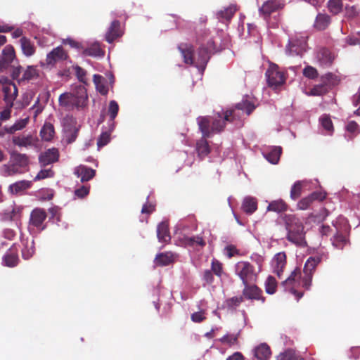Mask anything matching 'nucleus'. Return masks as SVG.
<instances>
[{
    "instance_id": "f257e3e1",
    "label": "nucleus",
    "mask_w": 360,
    "mask_h": 360,
    "mask_svg": "<svg viewBox=\"0 0 360 360\" xmlns=\"http://www.w3.org/2000/svg\"><path fill=\"white\" fill-rule=\"evenodd\" d=\"M321 262V257L316 255L310 257L305 262L303 274L302 276L301 271L296 268L292 271L290 275L282 283L286 291L293 294L297 300H299L302 296V292L296 290V288L302 285L306 290H309L311 285L312 277L318 264Z\"/></svg>"
},
{
    "instance_id": "f03ea898",
    "label": "nucleus",
    "mask_w": 360,
    "mask_h": 360,
    "mask_svg": "<svg viewBox=\"0 0 360 360\" xmlns=\"http://www.w3.org/2000/svg\"><path fill=\"white\" fill-rule=\"evenodd\" d=\"M233 114V111L227 110L223 115L217 112L213 116L199 117L198 118L199 129L204 137H210L213 134L221 133L224 131L226 122L234 121L231 117Z\"/></svg>"
},
{
    "instance_id": "7ed1b4c3",
    "label": "nucleus",
    "mask_w": 360,
    "mask_h": 360,
    "mask_svg": "<svg viewBox=\"0 0 360 360\" xmlns=\"http://www.w3.org/2000/svg\"><path fill=\"white\" fill-rule=\"evenodd\" d=\"M252 259L257 263V269L248 261H239L234 266L235 274L240 278L243 285L256 283L258 274L262 270L263 258L259 255H255V257H252Z\"/></svg>"
},
{
    "instance_id": "20e7f679",
    "label": "nucleus",
    "mask_w": 360,
    "mask_h": 360,
    "mask_svg": "<svg viewBox=\"0 0 360 360\" xmlns=\"http://www.w3.org/2000/svg\"><path fill=\"white\" fill-rule=\"evenodd\" d=\"M88 95L86 88L79 85L73 93H64L60 95L59 105L68 110L84 108L87 105Z\"/></svg>"
},
{
    "instance_id": "39448f33",
    "label": "nucleus",
    "mask_w": 360,
    "mask_h": 360,
    "mask_svg": "<svg viewBox=\"0 0 360 360\" xmlns=\"http://www.w3.org/2000/svg\"><path fill=\"white\" fill-rule=\"evenodd\" d=\"M285 224L288 231L287 240L297 246H306L305 232L302 222L295 215L289 214L285 217Z\"/></svg>"
},
{
    "instance_id": "423d86ee",
    "label": "nucleus",
    "mask_w": 360,
    "mask_h": 360,
    "mask_svg": "<svg viewBox=\"0 0 360 360\" xmlns=\"http://www.w3.org/2000/svg\"><path fill=\"white\" fill-rule=\"evenodd\" d=\"M268 86L274 89L283 86L287 79L286 73L276 64H270L265 73Z\"/></svg>"
},
{
    "instance_id": "0eeeda50",
    "label": "nucleus",
    "mask_w": 360,
    "mask_h": 360,
    "mask_svg": "<svg viewBox=\"0 0 360 360\" xmlns=\"http://www.w3.org/2000/svg\"><path fill=\"white\" fill-rule=\"evenodd\" d=\"M255 108L256 105L254 103L245 98L236 103L233 108L229 109L228 111L233 112L231 117L232 120H236L241 119L244 114L249 116L255 110Z\"/></svg>"
},
{
    "instance_id": "6e6552de",
    "label": "nucleus",
    "mask_w": 360,
    "mask_h": 360,
    "mask_svg": "<svg viewBox=\"0 0 360 360\" xmlns=\"http://www.w3.org/2000/svg\"><path fill=\"white\" fill-rule=\"evenodd\" d=\"M284 6V0H267L259 8V13L264 20H269L273 13L281 10Z\"/></svg>"
},
{
    "instance_id": "1a4fd4ad",
    "label": "nucleus",
    "mask_w": 360,
    "mask_h": 360,
    "mask_svg": "<svg viewBox=\"0 0 360 360\" xmlns=\"http://www.w3.org/2000/svg\"><path fill=\"white\" fill-rule=\"evenodd\" d=\"M244 288L242 291L243 296L246 300H257L262 303L265 302V297L263 296V292L261 288L254 283H247L243 285Z\"/></svg>"
},
{
    "instance_id": "9d476101",
    "label": "nucleus",
    "mask_w": 360,
    "mask_h": 360,
    "mask_svg": "<svg viewBox=\"0 0 360 360\" xmlns=\"http://www.w3.org/2000/svg\"><path fill=\"white\" fill-rule=\"evenodd\" d=\"M2 92L6 105L13 107L14 105V101L16 99L18 94L16 85L13 83L3 85Z\"/></svg>"
},
{
    "instance_id": "9b49d317",
    "label": "nucleus",
    "mask_w": 360,
    "mask_h": 360,
    "mask_svg": "<svg viewBox=\"0 0 360 360\" xmlns=\"http://www.w3.org/2000/svg\"><path fill=\"white\" fill-rule=\"evenodd\" d=\"M326 198V193L323 191H314L307 197H305L298 202L297 207L300 210H304L309 207L311 204L315 201H323Z\"/></svg>"
},
{
    "instance_id": "f8f14e48",
    "label": "nucleus",
    "mask_w": 360,
    "mask_h": 360,
    "mask_svg": "<svg viewBox=\"0 0 360 360\" xmlns=\"http://www.w3.org/2000/svg\"><path fill=\"white\" fill-rule=\"evenodd\" d=\"M46 213L44 210L36 208L31 212L30 224L39 231H42L45 228V226H43V223L46 219Z\"/></svg>"
},
{
    "instance_id": "ddd939ff",
    "label": "nucleus",
    "mask_w": 360,
    "mask_h": 360,
    "mask_svg": "<svg viewBox=\"0 0 360 360\" xmlns=\"http://www.w3.org/2000/svg\"><path fill=\"white\" fill-rule=\"evenodd\" d=\"M58 158V150L56 148H52L41 153L39 157V161L41 166H46L57 162Z\"/></svg>"
},
{
    "instance_id": "4468645a",
    "label": "nucleus",
    "mask_w": 360,
    "mask_h": 360,
    "mask_svg": "<svg viewBox=\"0 0 360 360\" xmlns=\"http://www.w3.org/2000/svg\"><path fill=\"white\" fill-rule=\"evenodd\" d=\"M178 49L184 58V62L188 65H193L195 63V56H194L193 46L191 44L181 43L179 45Z\"/></svg>"
},
{
    "instance_id": "2eb2a0df",
    "label": "nucleus",
    "mask_w": 360,
    "mask_h": 360,
    "mask_svg": "<svg viewBox=\"0 0 360 360\" xmlns=\"http://www.w3.org/2000/svg\"><path fill=\"white\" fill-rule=\"evenodd\" d=\"M307 42L304 39H291L289 41L288 50L291 55H302L306 51Z\"/></svg>"
},
{
    "instance_id": "dca6fc26",
    "label": "nucleus",
    "mask_w": 360,
    "mask_h": 360,
    "mask_svg": "<svg viewBox=\"0 0 360 360\" xmlns=\"http://www.w3.org/2000/svg\"><path fill=\"white\" fill-rule=\"evenodd\" d=\"M68 58V53L62 46H58L53 49L46 56V63L49 65H53L61 60H65Z\"/></svg>"
},
{
    "instance_id": "f3484780",
    "label": "nucleus",
    "mask_w": 360,
    "mask_h": 360,
    "mask_svg": "<svg viewBox=\"0 0 360 360\" xmlns=\"http://www.w3.org/2000/svg\"><path fill=\"white\" fill-rule=\"evenodd\" d=\"M122 35L120 22L117 20H113L105 34V40L108 43H112L116 39Z\"/></svg>"
},
{
    "instance_id": "a211bd4d",
    "label": "nucleus",
    "mask_w": 360,
    "mask_h": 360,
    "mask_svg": "<svg viewBox=\"0 0 360 360\" xmlns=\"http://www.w3.org/2000/svg\"><path fill=\"white\" fill-rule=\"evenodd\" d=\"M74 174L80 178L82 182H86L92 179L96 175V171L85 165H79L75 169Z\"/></svg>"
},
{
    "instance_id": "6ab92c4d",
    "label": "nucleus",
    "mask_w": 360,
    "mask_h": 360,
    "mask_svg": "<svg viewBox=\"0 0 360 360\" xmlns=\"http://www.w3.org/2000/svg\"><path fill=\"white\" fill-rule=\"evenodd\" d=\"M212 53L205 49V46H201L198 50V56H195V66L199 69L204 70Z\"/></svg>"
},
{
    "instance_id": "aec40b11",
    "label": "nucleus",
    "mask_w": 360,
    "mask_h": 360,
    "mask_svg": "<svg viewBox=\"0 0 360 360\" xmlns=\"http://www.w3.org/2000/svg\"><path fill=\"white\" fill-rule=\"evenodd\" d=\"M274 271L278 278H281L283 269L286 265V255L285 252L277 253L273 259Z\"/></svg>"
},
{
    "instance_id": "412c9836",
    "label": "nucleus",
    "mask_w": 360,
    "mask_h": 360,
    "mask_svg": "<svg viewBox=\"0 0 360 360\" xmlns=\"http://www.w3.org/2000/svg\"><path fill=\"white\" fill-rule=\"evenodd\" d=\"M183 243L185 246L193 248L197 250L202 249L206 245L202 237L199 236L192 237L186 236L183 239Z\"/></svg>"
},
{
    "instance_id": "4be33fe9",
    "label": "nucleus",
    "mask_w": 360,
    "mask_h": 360,
    "mask_svg": "<svg viewBox=\"0 0 360 360\" xmlns=\"http://www.w3.org/2000/svg\"><path fill=\"white\" fill-rule=\"evenodd\" d=\"M207 137H204L202 136V138L199 139L196 143L195 150L197 151L198 156L200 160H203L210 154L211 151V148L208 141H207Z\"/></svg>"
},
{
    "instance_id": "5701e85b",
    "label": "nucleus",
    "mask_w": 360,
    "mask_h": 360,
    "mask_svg": "<svg viewBox=\"0 0 360 360\" xmlns=\"http://www.w3.org/2000/svg\"><path fill=\"white\" fill-rule=\"evenodd\" d=\"M12 142L14 145L19 147L32 146L35 144L36 138L32 134L26 136H14L12 138Z\"/></svg>"
},
{
    "instance_id": "b1692460",
    "label": "nucleus",
    "mask_w": 360,
    "mask_h": 360,
    "mask_svg": "<svg viewBox=\"0 0 360 360\" xmlns=\"http://www.w3.org/2000/svg\"><path fill=\"white\" fill-rule=\"evenodd\" d=\"M174 262V255L171 252L158 254L154 259L156 266H164L169 265Z\"/></svg>"
},
{
    "instance_id": "393cba45",
    "label": "nucleus",
    "mask_w": 360,
    "mask_h": 360,
    "mask_svg": "<svg viewBox=\"0 0 360 360\" xmlns=\"http://www.w3.org/2000/svg\"><path fill=\"white\" fill-rule=\"evenodd\" d=\"M23 248L21 250L22 257L24 259H30L35 252L34 239L26 238L22 240Z\"/></svg>"
},
{
    "instance_id": "a878e982",
    "label": "nucleus",
    "mask_w": 360,
    "mask_h": 360,
    "mask_svg": "<svg viewBox=\"0 0 360 360\" xmlns=\"http://www.w3.org/2000/svg\"><path fill=\"white\" fill-rule=\"evenodd\" d=\"M157 236L160 242L167 243L171 240L168 224L165 221L160 223L157 229Z\"/></svg>"
},
{
    "instance_id": "bb28decb",
    "label": "nucleus",
    "mask_w": 360,
    "mask_h": 360,
    "mask_svg": "<svg viewBox=\"0 0 360 360\" xmlns=\"http://www.w3.org/2000/svg\"><path fill=\"white\" fill-rule=\"evenodd\" d=\"M255 356L259 360H267L271 354L269 346L266 343H262L255 348Z\"/></svg>"
},
{
    "instance_id": "cd10ccee",
    "label": "nucleus",
    "mask_w": 360,
    "mask_h": 360,
    "mask_svg": "<svg viewBox=\"0 0 360 360\" xmlns=\"http://www.w3.org/2000/svg\"><path fill=\"white\" fill-rule=\"evenodd\" d=\"M320 64L323 66L329 67L334 60V56L327 49H321L317 55Z\"/></svg>"
},
{
    "instance_id": "c85d7f7f",
    "label": "nucleus",
    "mask_w": 360,
    "mask_h": 360,
    "mask_svg": "<svg viewBox=\"0 0 360 360\" xmlns=\"http://www.w3.org/2000/svg\"><path fill=\"white\" fill-rule=\"evenodd\" d=\"M331 22L330 17L326 13H319L315 19L314 27L318 30H326Z\"/></svg>"
},
{
    "instance_id": "c756f323",
    "label": "nucleus",
    "mask_w": 360,
    "mask_h": 360,
    "mask_svg": "<svg viewBox=\"0 0 360 360\" xmlns=\"http://www.w3.org/2000/svg\"><path fill=\"white\" fill-rule=\"evenodd\" d=\"M242 210L248 214H252L257 209V201L256 198L248 196L245 197L242 203Z\"/></svg>"
},
{
    "instance_id": "7c9ffc66",
    "label": "nucleus",
    "mask_w": 360,
    "mask_h": 360,
    "mask_svg": "<svg viewBox=\"0 0 360 360\" xmlns=\"http://www.w3.org/2000/svg\"><path fill=\"white\" fill-rule=\"evenodd\" d=\"M82 54L84 56L103 57L105 55V51L101 48L100 44L96 42L84 49Z\"/></svg>"
},
{
    "instance_id": "2f4dec72",
    "label": "nucleus",
    "mask_w": 360,
    "mask_h": 360,
    "mask_svg": "<svg viewBox=\"0 0 360 360\" xmlns=\"http://www.w3.org/2000/svg\"><path fill=\"white\" fill-rule=\"evenodd\" d=\"M30 118L27 117L17 120L13 125L5 127L6 134H14L16 131L22 130L29 123Z\"/></svg>"
},
{
    "instance_id": "473e14b6",
    "label": "nucleus",
    "mask_w": 360,
    "mask_h": 360,
    "mask_svg": "<svg viewBox=\"0 0 360 360\" xmlns=\"http://www.w3.org/2000/svg\"><path fill=\"white\" fill-rule=\"evenodd\" d=\"M11 162L20 168L25 167L29 162L28 157L25 154L13 152L11 154Z\"/></svg>"
},
{
    "instance_id": "72a5a7b5",
    "label": "nucleus",
    "mask_w": 360,
    "mask_h": 360,
    "mask_svg": "<svg viewBox=\"0 0 360 360\" xmlns=\"http://www.w3.org/2000/svg\"><path fill=\"white\" fill-rule=\"evenodd\" d=\"M336 233L333 238L331 239L333 245L340 250L343 249L344 246L348 242V239L347 235L343 233H340L338 231L337 227H335Z\"/></svg>"
},
{
    "instance_id": "f704fd0d",
    "label": "nucleus",
    "mask_w": 360,
    "mask_h": 360,
    "mask_svg": "<svg viewBox=\"0 0 360 360\" xmlns=\"http://www.w3.org/2000/svg\"><path fill=\"white\" fill-rule=\"evenodd\" d=\"M282 148L280 146L272 148L270 151L264 153V158L271 164H277L279 161Z\"/></svg>"
},
{
    "instance_id": "c9c22d12",
    "label": "nucleus",
    "mask_w": 360,
    "mask_h": 360,
    "mask_svg": "<svg viewBox=\"0 0 360 360\" xmlns=\"http://www.w3.org/2000/svg\"><path fill=\"white\" fill-rule=\"evenodd\" d=\"M22 207L15 206L11 210H7L3 216L5 221H18L21 218Z\"/></svg>"
},
{
    "instance_id": "e433bc0d",
    "label": "nucleus",
    "mask_w": 360,
    "mask_h": 360,
    "mask_svg": "<svg viewBox=\"0 0 360 360\" xmlns=\"http://www.w3.org/2000/svg\"><path fill=\"white\" fill-rule=\"evenodd\" d=\"M55 134L53 125L50 122H45L40 131L41 139L46 141L52 140Z\"/></svg>"
},
{
    "instance_id": "4c0bfd02",
    "label": "nucleus",
    "mask_w": 360,
    "mask_h": 360,
    "mask_svg": "<svg viewBox=\"0 0 360 360\" xmlns=\"http://www.w3.org/2000/svg\"><path fill=\"white\" fill-rule=\"evenodd\" d=\"M22 53L27 57L32 56L35 53V46L30 39L22 37L20 40Z\"/></svg>"
},
{
    "instance_id": "58836bf2",
    "label": "nucleus",
    "mask_w": 360,
    "mask_h": 360,
    "mask_svg": "<svg viewBox=\"0 0 360 360\" xmlns=\"http://www.w3.org/2000/svg\"><path fill=\"white\" fill-rule=\"evenodd\" d=\"M237 11L235 5H231L229 7L217 13L218 18L221 20H225L230 21Z\"/></svg>"
},
{
    "instance_id": "ea45409f",
    "label": "nucleus",
    "mask_w": 360,
    "mask_h": 360,
    "mask_svg": "<svg viewBox=\"0 0 360 360\" xmlns=\"http://www.w3.org/2000/svg\"><path fill=\"white\" fill-rule=\"evenodd\" d=\"M15 58V51L11 45H7L2 51V58L1 61H4V64L8 67Z\"/></svg>"
},
{
    "instance_id": "a19ab883",
    "label": "nucleus",
    "mask_w": 360,
    "mask_h": 360,
    "mask_svg": "<svg viewBox=\"0 0 360 360\" xmlns=\"http://www.w3.org/2000/svg\"><path fill=\"white\" fill-rule=\"evenodd\" d=\"M327 8L333 15H338L342 11L343 4L342 0H329L327 3Z\"/></svg>"
},
{
    "instance_id": "79ce46f5",
    "label": "nucleus",
    "mask_w": 360,
    "mask_h": 360,
    "mask_svg": "<svg viewBox=\"0 0 360 360\" xmlns=\"http://www.w3.org/2000/svg\"><path fill=\"white\" fill-rule=\"evenodd\" d=\"M18 256L16 252L10 250L3 257V261L6 266L9 267L15 266L18 262Z\"/></svg>"
},
{
    "instance_id": "37998d69",
    "label": "nucleus",
    "mask_w": 360,
    "mask_h": 360,
    "mask_svg": "<svg viewBox=\"0 0 360 360\" xmlns=\"http://www.w3.org/2000/svg\"><path fill=\"white\" fill-rule=\"evenodd\" d=\"M39 77V70L34 66H28L26 70H24L22 77L20 79V81H30L36 79Z\"/></svg>"
},
{
    "instance_id": "c03bdc74",
    "label": "nucleus",
    "mask_w": 360,
    "mask_h": 360,
    "mask_svg": "<svg viewBox=\"0 0 360 360\" xmlns=\"http://www.w3.org/2000/svg\"><path fill=\"white\" fill-rule=\"evenodd\" d=\"M288 208L287 204L282 200H274L270 202L268 205L267 210L276 212H285Z\"/></svg>"
},
{
    "instance_id": "a18cd8bd",
    "label": "nucleus",
    "mask_w": 360,
    "mask_h": 360,
    "mask_svg": "<svg viewBox=\"0 0 360 360\" xmlns=\"http://www.w3.org/2000/svg\"><path fill=\"white\" fill-rule=\"evenodd\" d=\"M276 360H303V359L297 355L294 350L288 349L279 354L276 356Z\"/></svg>"
},
{
    "instance_id": "49530a36",
    "label": "nucleus",
    "mask_w": 360,
    "mask_h": 360,
    "mask_svg": "<svg viewBox=\"0 0 360 360\" xmlns=\"http://www.w3.org/2000/svg\"><path fill=\"white\" fill-rule=\"evenodd\" d=\"M322 127L326 131L328 134H332L334 131V127L330 115H323L319 119Z\"/></svg>"
},
{
    "instance_id": "de8ad7c7",
    "label": "nucleus",
    "mask_w": 360,
    "mask_h": 360,
    "mask_svg": "<svg viewBox=\"0 0 360 360\" xmlns=\"http://www.w3.org/2000/svg\"><path fill=\"white\" fill-rule=\"evenodd\" d=\"M119 111V105L115 101H111L109 103L108 106V114L110 115V122H111V129L110 130H113L114 129V120L117 117Z\"/></svg>"
},
{
    "instance_id": "09e8293b",
    "label": "nucleus",
    "mask_w": 360,
    "mask_h": 360,
    "mask_svg": "<svg viewBox=\"0 0 360 360\" xmlns=\"http://www.w3.org/2000/svg\"><path fill=\"white\" fill-rule=\"evenodd\" d=\"M103 77L100 75H94L93 81L96 85V90L102 95L107 94L108 89L103 82Z\"/></svg>"
},
{
    "instance_id": "8fccbe9b",
    "label": "nucleus",
    "mask_w": 360,
    "mask_h": 360,
    "mask_svg": "<svg viewBox=\"0 0 360 360\" xmlns=\"http://www.w3.org/2000/svg\"><path fill=\"white\" fill-rule=\"evenodd\" d=\"M31 181H20L18 182H15L10 186V188L12 191V193H18L20 191H22L24 190H26L29 188L31 186Z\"/></svg>"
},
{
    "instance_id": "3c124183",
    "label": "nucleus",
    "mask_w": 360,
    "mask_h": 360,
    "mask_svg": "<svg viewBox=\"0 0 360 360\" xmlns=\"http://www.w3.org/2000/svg\"><path fill=\"white\" fill-rule=\"evenodd\" d=\"M347 132L349 134V139H352L360 133V127L355 121H349L345 127Z\"/></svg>"
},
{
    "instance_id": "603ef678",
    "label": "nucleus",
    "mask_w": 360,
    "mask_h": 360,
    "mask_svg": "<svg viewBox=\"0 0 360 360\" xmlns=\"http://www.w3.org/2000/svg\"><path fill=\"white\" fill-rule=\"evenodd\" d=\"M321 82L326 84L331 89L332 86L338 84V79L335 75L328 72L321 77Z\"/></svg>"
},
{
    "instance_id": "864d4df0",
    "label": "nucleus",
    "mask_w": 360,
    "mask_h": 360,
    "mask_svg": "<svg viewBox=\"0 0 360 360\" xmlns=\"http://www.w3.org/2000/svg\"><path fill=\"white\" fill-rule=\"evenodd\" d=\"M330 89L327 86L326 84L321 82L320 84L315 85L310 90V95L311 96H322L329 91Z\"/></svg>"
},
{
    "instance_id": "5fc2aeb1",
    "label": "nucleus",
    "mask_w": 360,
    "mask_h": 360,
    "mask_svg": "<svg viewBox=\"0 0 360 360\" xmlns=\"http://www.w3.org/2000/svg\"><path fill=\"white\" fill-rule=\"evenodd\" d=\"M277 282L272 276H269L265 282V290L266 293L272 295L276 291Z\"/></svg>"
},
{
    "instance_id": "6e6d98bb",
    "label": "nucleus",
    "mask_w": 360,
    "mask_h": 360,
    "mask_svg": "<svg viewBox=\"0 0 360 360\" xmlns=\"http://www.w3.org/2000/svg\"><path fill=\"white\" fill-rule=\"evenodd\" d=\"M211 271L217 277L221 278L224 273L223 264L215 258L212 259L211 262Z\"/></svg>"
},
{
    "instance_id": "4d7b16f0",
    "label": "nucleus",
    "mask_w": 360,
    "mask_h": 360,
    "mask_svg": "<svg viewBox=\"0 0 360 360\" xmlns=\"http://www.w3.org/2000/svg\"><path fill=\"white\" fill-rule=\"evenodd\" d=\"M110 129H111V125L110 124L108 131L102 132V134L100 135V136L98 139V142H97V145H98V148L105 146L110 141V131H112V130H110Z\"/></svg>"
},
{
    "instance_id": "13d9d810",
    "label": "nucleus",
    "mask_w": 360,
    "mask_h": 360,
    "mask_svg": "<svg viewBox=\"0 0 360 360\" xmlns=\"http://www.w3.org/2000/svg\"><path fill=\"white\" fill-rule=\"evenodd\" d=\"M238 335L227 334L224 335L220 341L221 343L232 346L238 344Z\"/></svg>"
},
{
    "instance_id": "bf43d9fd",
    "label": "nucleus",
    "mask_w": 360,
    "mask_h": 360,
    "mask_svg": "<svg viewBox=\"0 0 360 360\" xmlns=\"http://www.w3.org/2000/svg\"><path fill=\"white\" fill-rule=\"evenodd\" d=\"M359 13L360 10L356 6L347 5L345 6V16L347 18H354L359 15Z\"/></svg>"
},
{
    "instance_id": "052dcab7",
    "label": "nucleus",
    "mask_w": 360,
    "mask_h": 360,
    "mask_svg": "<svg viewBox=\"0 0 360 360\" xmlns=\"http://www.w3.org/2000/svg\"><path fill=\"white\" fill-rule=\"evenodd\" d=\"M302 184L301 181H296L291 188L290 197L293 200L298 198L302 193Z\"/></svg>"
},
{
    "instance_id": "680f3d73",
    "label": "nucleus",
    "mask_w": 360,
    "mask_h": 360,
    "mask_svg": "<svg viewBox=\"0 0 360 360\" xmlns=\"http://www.w3.org/2000/svg\"><path fill=\"white\" fill-rule=\"evenodd\" d=\"M79 129L76 127H74L72 130H66L65 132V141L68 143H72L77 138Z\"/></svg>"
},
{
    "instance_id": "e2e57ef3",
    "label": "nucleus",
    "mask_w": 360,
    "mask_h": 360,
    "mask_svg": "<svg viewBox=\"0 0 360 360\" xmlns=\"http://www.w3.org/2000/svg\"><path fill=\"white\" fill-rule=\"evenodd\" d=\"M303 75L304 77L314 79L315 78H317L319 76L317 70L310 65H307L306 68L303 70Z\"/></svg>"
},
{
    "instance_id": "0e129e2a",
    "label": "nucleus",
    "mask_w": 360,
    "mask_h": 360,
    "mask_svg": "<svg viewBox=\"0 0 360 360\" xmlns=\"http://www.w3.org/2000/svg\"><path fill=\"white\" fill-rule=\"evenodd\" d=\"M244 297L235 296L226 300V304L229 307L235 308L240 304L243 302Z\"/></svg>"
},
{
    "instance_id": "69168bd1",
    "label": "nucleus",
    "mask_w": 360,
    "mask_h": 360,
    "mask_svg": "<svg viewBox=\"0 0 360 360\" xmlns=\"http://www.w3.org/2000/svg\"><path fill=\"white\" fill-rule=\"evenodd\" d=\"M74 69L78 80L84 84H86V71L78 65L75 66Z\"/></svg>"
},
{
    "instance_id": "338daca9",
    "label": "nucleus",
    "mask_w": 360,
    "mask_h": 360,
    "mask_svg": "<svg viewBox=\"0 0 360 360\" xmlns=\"http://www.w3.org/2000/svg\"><path fill=\"white\" fill-rule=\"evenodd\" d=\"M32 98V96L31 94H26L22 97V101L21 103L16 102L15 103V108H24L30 105V101Z\"/></svg>"
},
{
    "instance_id": "774afa93",
    "label": "nucleus",
    "mask_w": 360,
    "mask_h": 360,
    "mask_svg": "<svg viewBox=\"0 0 360 360\" xmlns=\"http://www.w3.org/2000/svg\"><path fill=\"white\" fill-rule=\"evenodd\" d=\"M89 193V186H82L75 191V195L79 198H83L86 197Z\"/></svg>"
}]
</instances>
